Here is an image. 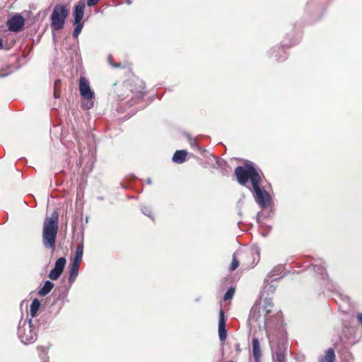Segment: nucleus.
Listing matches in <instances>:
<instances>
[{
  "label": "nucleus",
  "instance_id": "1",
  "mask_svg": "<svg viewBox=\"0 0 362 362\" xmlns=\"http://www.w3.org/2000/svg\"><path fill=\"white\" fill-rule=\"evenodd\" d=\"M235 175L239 184L252 192L255 202L261 209L270 206L272 196L261 186L262 177L253 163L247 162L243 166H238Z\"/></svg>",
  "mask_w": 362,
  "mask_h": 362
},
{
  "label": "nucleus",
  "instance_id": "2",
  "mask_svg": "<svg viewBox=\"0 0 362 362\" xmlns=\"http://www.w3.org/2000/svg\"><path fill=\"white\" fill-rule=\"evenodd\" d=\"M59 214L55 211L46 217L42 226V243L45 248L55 250L58 232Z\"/></svg>",
  "mask_w": 362,
  "mask_h": 362
},
{
  "label": "nucleus",
  "instance_id": "3",
  "mask_svg": "<svg viewBox=\"0 0 362 362\" xmlns=\"http://www.w3.org/2000/svg\"><path fill=\"white\" fill-rule=\"evenodd\" d=\"M313 267L316 275H318L317 278H321L324 281V285L328 291L334 293L343 301H349V297L341 293L339 286L327 278V274L324 267V262L322 259L315 260L313 264Z\"/></svg>",
  "mask_w": 362,
  "mask_h": 362
},
{
  "label": "nucleus",
  "instance_id": "4",
  "mask_svg": "<svg viewBox=\"0 0 362 362\" xmlns=\"http://www.w3.org/2000/svg\"><path fill=\"white\" fill-rule=\"evenodd\" d=\"M18 337L25 344H32L37 339V330L31 319L21 318L18 327Z\"/></svg>",
  "mask_w": 362,
  "mask_h": 362
},
{
  "label": "nucleus",
  "instance_id": "5",
  "mask_svg": "<svg viewBox=\"0 0 362 362\" xmlns=\"http://www.w3.org/2000/svg\"><path fill=\"white\" fill-rule=\"evenodd\" d=\"M286 339V337L282 333L281 337H278L276 339L269 340L273 362H286V356L288 349Z\"/></svg>",
  "mask_w": 362,
  "mask_h": 362
},
{
  "label": "nucleus",
  "instance_id": "6",
  "mask_svg": "<svg viewBox=\"0 0 362 362\" xmlns=\"http://www.w3.org/2000/svg\"><path fill=\"white\" fill-rule=\"evenodd\" d=\"M69 10L66 5L57 4L51 15L52 31L60 30L64 28Z\"/></svg>",
  "mask_w": 362,
  "mask_h": 362
},
{
  "label": "nucleus",
  "instance_id": "7",
  "mask_svg": "<svg viewBox=\"0 0 362 362\" xmlns=\"http://www.w3.org/2000/svg\"><path fill=\"white\" fill-rule=\"evenodd\" d=\"M79 91L81 95L87 100L86 103H83L84 107L86 109H90L93 107V102L91 100L94 97V93L91 90L89 81L85 77H80L79 79Z\"/></svg>",
  "mask_w": 362,
  "mask_h": 362
},
{
  "label": "nucleus",
  "instance_id": "8",
  "mask_svg": "<svg viewBox=\"0 0 362 362\" xmlns=\"http://www.w3.org/2000/svg\"><path fill=\"white\" fill-rule=\"evenodd\" d=\"M8 30L11 32L21 31L25 25V19L20 13H16L7 21Z\"/></svg>",
  "mask_w": 362,
  "mask_h": 362
},
{
  "label": "nucleus",
  "instance_id": "9",
  "mask_svg": "<svg viewBox=\"0 0 362 362\" xmlns=\"http://www.w3.org/2000/svg\"><path fill=\"white\" fill-rule=\"evenodd\" d=\"M66 259L65 257H62L57 259L54 268L49 272L48 277L51 280H57L64 272Z\"/></svg>",
  "mask_w": 362,
  "mask_h": 362
},
{
  "label": "nucleus",
  "instance_id": "10",
  "mask_svg": "<svg viewBox=\"0 0 362 362\" xmlns=\"http://www.w3.org/2000/svg\"><path fill=\"white\" fill-rule=\"evenodd\" d=\"M86 4L84 0H81L74 6V23H83L82 19L84 15Z\"/></svg>",
  "mask_w": 362,
  "mask_h": 362
},
{
  "label": "nucleus",
  "instance_id": "11",
  "mask_svg": "<svg viewBox=\"0 0 362 362\" xmlns=\"http://www.w3.org/2000/svg\"><path fill=\"white\" fill-rule=\"evenodd\" d=\"M284 269V268L283 265H281V264L277 265L275 267H274L273 269L271 270L268 273L267 276L264 279V284H266L267 282L270 281L271 278H274V281H276V280H278L279 279H281L283 277V276H281L279 278L276 277V276H277L278 275L281 274L283 272Z\"/></svg>",
  "mask_w": 362,
  "mask_h": 362
},
{
  "label": "nucleus",
  "instance_id": "12",
  "mask_svg": "<svg viewBox=\"0 0 362 362\" xmlns=\"http://www.w3.org/2000/svg\"><path fill=\"white\" fill-rule=\"evenodd\" d=\"M83 242H80L78 244L77 247L76 249L74 258L71 264L80 265V263L83 258Z\"/></svg>",
  "mask_w": 362,
  "mask_h": 362
},
{
  "label": "nucleus",
  "instance_id": "13",
  "mask_svg": "<svg viewBox=\"0 0 362 362\" xmlns=\"http://www.w3.org/2000/svg\"><path fill=\"white\" fill-rule=\"evenodd\" d=\"M252 354L254 356V358L256 362H259L262 354H261V349H260V344L258 339L253 338L252 339Z\"/></svg>",
  "mask_w": 362,
  "mask_h": 362
},
{
  "label": "nucleus",
  "instance_id": "14",
  "mask_svg": "<svg viewBox=\"0 0 362 362\" xmlns=\"http://www.w3.org/2000/svg\"><path fill=\"white\" fill-rule=\"evenodd\" d=\"M187 151L185 150L176 151L172 158V160L177 164L183 163L186 160Z\"/></svg>",
  "mask_w": 362,
  "mask_h": 362
},
{
  "label": "nucleus",
  "instance_id": "15",
  "mask_svg": "<svg viewBox=\"0 0 362 362\" xmlns=\"http://www.w3.org/2000/svg\"><path fill=\"white\" fill-rule=\"evenodd\" d=\"M54 284L53 282H52L49 280H47L43 286L39 290L38 295L40 296H47L54 288Z\"/></svg>",
  "mask_w": 362,
  "mask_h": 362
},
{
  "label": "nucleus",
  "instance_id": "16",
  "mask_svg": "<svg viewBox=\"0 0 362 362\" xmlns=\"http://www.w3.org/2000/svg\"><path fill=\"white\" fill-rule=\"evenodd\" d=\"M78 269H79V265L78 264H70V267H69V283L70 284H72L74 283V281L76 280L78 274Z\"/></svg>",
  "mask_w": 362,
  "mask_h": 362
},
{
  "label": "nucleus",
  "instance_id": "17",
  "mask_svg": "<svg viewBox=\"0 0 362 362\" xmlns=\"http://www.w3.org/2000/svg\"><path fill=\"white\" fill-rule=\"evenodd\" d=\"M335 355L333 349L329 348L327 351L325 356H320L318 358L319 362H334Z\"/></svg>",
  "mask_w": 362,
  "mask_h": 362
},
{
  "label": "nucleus",
  "instance_id": "18",
  "mask_svg": "<svg viewBox=\"0 0 362 362\" xmlns=\"http://www.w3.org/2000/svg\"><path fill=\"white\" fill-rule=\"evenodd\" d=\"M267 305L264 308V311L265 312L264 315V323L268 324L270 321V316L269 314L272 312V308L273 307V303L270 299H266Z\"/></svg>",
  "mask_w": 362,
  "mask_h": 362
},
{
  "label": "nucleus",
  "instance_id": "19",
  "mask_svg": "<svg viewBox=\"0 0 362 362\" xmlns=\"http://www.w3.org/2000/svg\"><path fill=\"white\" fill-rule=\"evenodd\" d=\"M40 307V301L37 298H35L33 300L30 308V313L32 317H35L39 310Z\"/></svg>",
  "mask_w": 362,
  "mask_h": 362
},
{
  "label": "nucleus",
  "instance_id": "20",
  "mask_svg": "<svg viewBox=\"0 0 362 362\" xmlns=\"http://www.w3.org/2000/svg\"><path fill=\"white\" fill-rule=\"evenodd\" d=\"M273 281H275L273 279L271 280L270 282L269 281L266 284L264 283V290L267 293H273L276 290V286L274 284H273Z\"/></svg>",
  "mask_w": 362,
  "mask_h": 362
},
{
  "label": "nucleus",
  "instance_id": "21",
  "mask_svg": "<svg viewBox=\"0 0 362 362\" xmlns=\"http://www.w3.org/2000/svg\"><path fill=\"white\" fill-rule=\"evenodd\" d=\"M15 71V68L12 65L8 66L6 68H3L0 70V77H6L10 75Z\"/></svg>",
  "mask_w": 362,
  "mask_h": 362
},
{
  "label": "nucleus",
  "instance_id": "22",
  "mask_svg": "<svg viewBox=\"0 0 362 362\" xmlns=\"http://www.w3.org/2000/svg\"><path fill=\"white\" fill-rule=\"evenodd\" d=\"M141 212L146 215V216L149 217L151 220H154V216L152 214L151 209L150 207L146 205H141Z\"/></svg>",
  "mask_w": 362,
  "mask_h": 362
},
{
  "label": "nucleus",
  "instance_id": "23",
  "mask_svg": "<svg viewBox=\"0 0 362 362\" xmlns=\"http://www.w3.org/2000/svg\"><path fill=\"white\" fill-rule=\"evenodd\" d=\"M226 322L224 317V313L222 309L219 311L218 329L226 328Z\"/></svg>",
  "mask_w": 362,
  "mask_h": 362
},
{
  "label": "nucleus",
  "instance_id": "24",
  "mask_svg": "<svg viewBox=\"0 0 362 362\" xmlns=\"http://www.w3.org/2000/svg\"><path fill=\"white\" fill-rule=\"evenodd\" d=\"M74 25L75 28L73 32V37L77 38L83 28V23H74Z\"/></svg>",
  "mask_w": 362,
  "mask_h": 362
},
{
  "label": "nucleus",
  "instance_id": "25",
  "mask_svg": "<svg viewBox=\"0 0 362 362\" xmlns=\"http://www.w3.org/2000/svg\"><path fill=\"white\" fill-rule=\"evenodd\" d=\"M238 266H239V261L236 258V253H235L233 255V260H232V262H231V264L230 265L229 269L230 271H234V270H235L238 268Z\"/></svg>",
  "mask_w": 362,
  "mask_h": 362
},
{
  "label": "nucleus",
  "instance_id": "26",
  "mask_svg": "<svg viewBox=\"0 0 362 362\" xmlns=\"http://www.w3.org/2000/svg\"><path fill=\"white\" fill-rule=\"evenodd\" d=\"M218 337L220 341L223 343L227 337V330L226 328L218 329Z\"/></svg>",
  "mask_w": 362,
  "mask_h": 362
},
{
  "label": "nucleus",
  "instance_id": "27",
  "mask_svg": "<svg viewBox=\"0 0 362 362\" xmlns=\"http://www.w3.org/2000/svg\"><path fill=\"white\" fill-rule=\"evenodd\" d=\"M58 291L59 292L58 296L57 297V300H64L68 295V290L66 288H58Z\"/></svg>",
  "mask_w": 362,
  "mask_h": 362
},
{
  "label": "nucleus",
  "instance_id": "28",
  "mask_svg": "<svg viewBox=\"0 0 362 362\" xmlns=\"http://www.w3.org/2000/svg\"><path fill=\"white\" fill-rule=\"evenodd\" d=\"M235 293V291L233 288H228L224 294L223 299L224 300H228L232 298Z\"/></svg>",
  "mask_w": 362,
  "mask_h": 362
},
{
  "label": "nucleus",
  "instance_id": "29",
  "mask_svg": "<svg viewBox=\"0 0 362 362\" xmlns=\"http://www.w3.org/2000/svg\"><path fill=\"white\" fill-rule=\"evenodd\" d=\"M137 81L139 83V89L136 90V93L137 96H140L144 92V85L143 81H139V80H137Z\"/></svg>",
  "mask_w": 362,
  "mask_h": 362
},
{
  "label": "nucleus",
  "instance_id": "30",
  "mask_svg": "<svg viewBox=\"0 0 362 362\" xmlns=\"http://www.w3.org/2000/svg\"><path fill=\"white\" fill-rule=\"evenodd\" d=\"M278 50L284 54L280 55L279 57L277 54H275V57L279 61H284L286 59V52H284V49L281 47H277Z\"/></svg>",
  "mask_w": 362,
  "mask_h": 362
},
{
  "label": "nucleus",
  "instance_id": "31",
  "mask_svg": "<svg viewBox=\"0 0 362 362\" xmlns=\"http://www.w3.org/2000/svg\"><path fill=\"white\" fill-rule=\"evenodd\" d=\"M234 349H235V351H236L237 354H239L241 352L240 345L238 342H236L234 344Z\"/></svg>",
  "mask_w": 362,
  "mask_h": 362
},
{
  "label": "nucleus",
  "instance_id": "32",
  "mask_svg": "<svg viewBox=\"0 0 362 362\" xmlns=\"http://www.w3.org/2000/svg\"><path fill=\"white\" fill-rule=\"evenodd\" d=\"M100 0H87V4L88 6H95Z\"/></svg>",
  "mask_w": 362,
  "mask_h": 362
},
{
  "label": "nucleus",
  "instance_id": "33",
  "mask_svg": "<svg viewBox=\"0 0 362 362\" xmlns=\"http://www.w3.org/2000/svg\"><path fill=\"white\" fill-rule=\"evenodd\" d=\"M356 319L358 323L362 326V313H358L356 314Z\"/></svg>",
  "mask_w": 362,
  "mask_h": 362
},
{
  "label": "nucleus",
  "instance_id": "34",
  "mask_svg": "<svg viewBox=\"0 0 362 362\" xmlns=\"http://www.w3.org/2000/svg\"><path fill=\"white\" fill-rule=\"evenodd\" d=\"M190 144L192 146H194V147L197 148L199 150L201 149L199 147H198L197 144L195 140H192L190 139Z\"/></svg>",
  "mask_w": 362,
  "mask_h": 362
},
{
  "label": "nucleus",
  "instance_id": "35",
  "mask_svg": "<svg viewBox=\"0 0 362 362\" xmlns=\"http://www.w3.org/2000/svg\"><path fill=\"white\" fill-rule=\"evenodd\" d=\"M249 318H250V320H251V321L252 320H255V321L257 320V318L256 317L255 314L252 313V312L250 314Z\"/></svg>",
  "mask_w": 362,
  "mask_h": 362
},
{
  "label": "nucleus",
  "instance_id": "36",
  "mask_svg": "<svg viewBox=\"0 0 362 362\" xmlns=\"http://www.w3.org/2000/svg\"><path fill=\"white\" fill-rule=\"evenodd\" d=\"M214 158L216 160V164L221 167L222 165L223 160L215 156H214Z\"/></svg>",
  "mask_w": 362,
  "mask_h": 362
},
{
  "label": "nucleus",
  "instance_id": "37",
  "mask_svg": "<svg viewBox=\"0 0 362 362\" xmlns=\"http://www.w3.org/2000/svg\"><path fill=\"white\" fill-rule=\"evenodd\" d=\"M146 183H147L148 185H151V183H152V180H151V178H147V179H146Z\"/></svg>",
  "mask_w": 362,
  "mask_h": 362
},
{
  "label": "nucleus",
  "instance_id": "38",
  "mask_svg": "<svg viewBox=\"0 0 362 362\" xmlns=\"http://www.w3.org/2000/svg\"><path fill=\"white\" fill-rule=\"evenodd\" d=\"M3 49V41L0 39V49Z\"/></svg>",
  "mask_w": 362,
  "mask_h": 362
},
{
  "label": "nucleus",
  "instance_id": "39",
  "mask_svg": "<svg viewBox=\"0 0 362 362\" xmlns=\"http://www.w3.org/2000/svg\"><path fill=\"white\" fill-rule=\"evenodd\" d=\"M126 3H127L128 5H130V4L132 3V0H127V1H126Z\"/></svg>",
  "mask_w": 362,
  "mask_h": 362
},
{
  "label": "nucleus",
  "instance_id": "40",
  "mask_svg": "<svg viewBox=\"0 0 362 362\" xmlns=\"http://www.w3.org/2000/svg\"><path fill=\"white\" fill-rule=\"evenodd\" d=\"M276 48H273L271 49L272 54H274V52H276Z\"/></svg>",
  "mask_w": 362,
  "mask_h": 362
},
{
  "label": "nucleus",
  "instance_id": "41",
  "mask_svg": "<svg viewBox=\"0 0 362 362\" xmlns=\"http://www.w3.org/2000/svg\"><path fill=\"white\" fill-rule=\"evenodd\" d=\"M112 66L114 67H120V64H112Z\"/></svg>",
  "mask_w": 362,
  "mask_h": 362
},
{
  "label": "nucleus",
  "instance_id": "42",
  "mask_svg": "<svg viewBox=\"0 0 362 362\" xmlns=\"http://www.w3.org/2000/svg\"><path fill=\"white\" fill-rule=\"evenodd\" d=\"M111 57H112L111 56L109 57V58H108L109 61H110Z\"/></svg>",
  "mask_w": 362,
  "mask_h": 362
},
{
  "label": "nucleus",
  "instance_id": "43",
  "mask_svg": "<svg viewBox=\"0 0 362 362\" xmlns=\"http://www.w3.org/2000/svg\"><path fill=\"white\" fill-rule=\"evenodd\" d=\"M44 362H47V361H45Z\"/></svg>",
  "mask_w": 362,
  "mask_h": 362
}]
</instances>
